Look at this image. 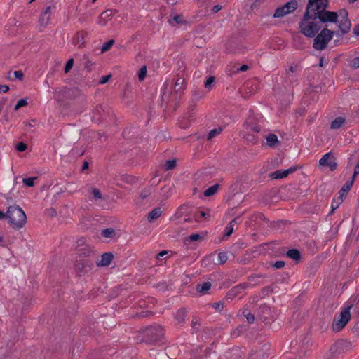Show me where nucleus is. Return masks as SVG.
Instances as JSON below:
<instances>
[{
    "mask_svg": "<svg viewBox=\"0 0 359 359\" xmlns=\"http://www.w3.org/2000/svg\"><path fill=\"white\" fill-rule=\"evenodd\" d=\"M329 0H308L305 12L299 22V30L307 38H312L320 31L323 24L338 22L342 33H348L351 27V22L346 9H340L338 12L327 10Z\"/></svg>",
    "mask_w": 359,
    "mask_h": 359,
    "instance_id": "1",
    "label": "nucleus"
},
{
    "mask_svg": "<svg viewBox=\"0 0 359 359\" xmlns=\"http://www.w3.org/2000/svg\"><path fill=\"white\" fill-rule=\"evenodd\" d=\"M6 218L10 224L18 229L22 228L27 222L24 211L18 205H10L6 213Z\"/></svg>",
    "mask_w": 359,
    "mask_h": 359,
    "instance_id": "2",
    "label": "nucleus"
},
{
    "mask_svg": "<svg viewBox=\"0 0 359 359\" xmlns=\"http://www.w3.org/2000/svg\"><path fill=\"white\" fill-rule=\"evenodd\" d=\"M324 25L325 26H323L316 36L313 37L314 38L313 47L317 50H325L334 35V31L327 28V23Z\"/></svg>",
    "mask_w": 359,
    "mask_h": 359,
    "instance_id": "3",
    "label": "nucleus"
},
{
    "mask_svg": "<svg viewBox=\"0 0 359 359\" xmlns=\"http://www.w3.org/2000/svg\"><path fill=\"white\" fill-rule=\"evenodd\" d=\"M142 341L147 344H152L161 341L164 337V330L160 325L148 326L142 332Z\"/></svg>",
    "mask_w": 359,
    "mask_h": 359,
    "instance_id": "4",
    "label": "nucleus"
},
{
    "mask_svg": "<svg viewBox=\"0 0 359 359\" xmlns=\"http://www.w3.org/2000/svg\"><path fill=\"white\" fill-rule=\"evenodd\" d=\"M94 265V260L92 258L76 259L74 264V271L79 276H82L88 273Z\"/></svg>",
    "mask_w": 359,
    "mask_h": 359,
    "instance_id": "5",
    "label": "nucleus"
},
{
    "mask_svg": "<svg viewBox=\"0 0 359 359\" xmlns=\"http://www.w3.org/2000/svg\"><path fill=\"white\" fill-rule=\"evenodd\" d=\"M353 305L351 304L344 309L339 316L334 319L332 323V329L335 332H339L348 323L351 319V313L350 309L352 308Z\"/></svg>",
    "mask_w": 359,
    "mask_h": 359,
    "instance_id": "6",
    "label": "nucleus"
},
{
    "mask_svg": "<svg viewBox=\"0 0 359 359\" xmlns=\"http://www.w3.org/2000/svg\"><path fill=\"white\" fill-rule=\"evenodd\" d=\"M298 7V3L297 0H291L287 2L283 6L278 7L276 9L273 17L274 18H281L287 14L294 12Z\"/></svg>",
    "mask_w": 359,
    "mask_h": 359,
    "instance_id": "7",
    "label": "nucleus"
},
{
    "mask_svg": "<svg viewBox=\"0 0 359 359\" xmlns=\"http://www.w3.org/2000/svg\"><path fill=\"white\" fill-rule=\"evenodd\" d=\"M353 348V343L348 340H338L330 348V353L332 355L346 352Z\"/></svg>",
    "mask_w": 359,
    "mask_h": 359,
    "instance_id": "8",
    "label": "nucleus"
},
{
    "mask_svg": "<svg viewBox=\"0 0 359 359\" xmlns=\"http://www.w3.org/2000/svg\"><path fill=\"white\" fill-rule=\"evenodd\" d=\"M184 79L178 76L177 79L175 81L174 93L171 92L172 96H175V107L176 110L180 104L181 97L183 94V90L184 89Z\"/></svg>",
    "mask_w": 359,
    "mask_h": 359,
    "instance_id": "9",
    "label": "nucleus"
},
{
    "mask_svg": "<svg viewBox=\"0 0 359 359\" xmlns=\"http://www.w3.org/2000/svg\"><path fill=\"white\" fill-rule=\"evenodd\" d=\"M109 113V109L107 107L99 106L93 111L92 120L93 122L100 123L106 118Z\"/></svg>",
    "mask_w": 359,
    "mask_h": 359,
    "instance_id": "10",
    "label": "nucleus"
},
{
    "mask_svg": "<svg viewBox=\"0 0 359 359\" xmlns=\"http://www.w3.org/2000/svg\"><path fill=\"white\" fill-rule=\"evenodd\" d=\"M319 165L321 166H327L331 171L337 169V163L335 161L334 156L332 152L325 154L319 161Z\"/></svg>",
    "mask_w": 359,
    "mask_h": 359,
    "instance_id": "11",
    "label": "nucleus"
},
{
    "mask_svg": "<svg viewBox=\"0 0 359 359\" xmlns=\"http://www.w3.org/2000/svg\"><path fill=\"white\" fill-rule=\"evenodd\" d=\"M249 286L248 283H242L229 290L226 294L227 300H232L235 297L245 290Z\"/></svg>",
    "mask_w": 359,
    "mask_h": 359,
    "instance_id": "12",
    "label": "nucleus"
},
{
    "mask_svg": "<svg viewBox=\"0 0 359 359\" xmlns=\"http://www.w3.org/2000/svg\"><path fill=\"white\" fill-rule=\"evenodd\" d=\"M77 257L76 259L79 258H91L95 255V250L93 247H90L89 245H86L83 248L77 249Z\"/></svg>",
    "mask_w": 359,
    "mask_h": 359,
    "instance_id": "13",
    "label": "nucleus"
},
{
    "mask_svg": "<svg viewBox=\"0 0 359 359\" xmlns=\"http://www.w3.org/2000/svg\"><path fill=\"white\" fill-rule=\"evenodd\" d=\"M88 32L82 30L78 31L73 37L72 42L74 45H78L79 48H82L85 46L84 39L88 35Z\"/></svg>",
    "mask_w": 359,
    "mask_h": 359,
    "instance_id": "14",
    "label": "nucleus"
},
{
    "mask_svg": "<svg viewBox=\"0 0 359 359\" xmlns=\"http://www.w3.org/2000/svg\"><path fill=\"white\" fill-rule=\"evenodd\" d=\"M168 86H169V82L167 80L164 83V84H163L164 92L161 95V102H162V104L165 103V104H167L170 102H175V96H172V95H171V92L172 91H169L168 93H167L165 91V90L167 89Z\"/></svg>",
    "mask_w": 359,
    "mask_h": 359,
    "instance_id": "15",
    "label": "nucleus"
},
{
    "mask_svg": "<svg viewBox=\"0 0 359 359\" xmlns=\"http://www.w3.org/2000/svg\"><path fill=\"white\" fill-rule=\"evenodd\" d=\"M114 258V255L111 252H104L101 256V259L97 262V266H109Z\"/></svg>",
    "mask_w": 359,
    "mask_h": 359,
    "instance_id": "16",
    "label": "nucleus"
},
{
    "mask_svg": "<svg viewBox=\"0 0 359 359\" xmlns=\"http://www.w3.org/2000/svg\"><path fill=\"white\" fill-rule=\"evenodd\" d=\"M191 355V359H218L215 351L211 352L210 348L206 349L205 353L199 357L195 355V352H192Z\"/></svg>",
    "mask_w": 359,
    "mask_h": 359,
    "instance_id": "17",
    "label": "nucleus"
},
{
    "mask_svg": "<svg viewBox=\"0 0 359 359\" xmlns=\"http://www.w3.org/2000/svg\"><path fill=\"white\" fill-rule=\"evenodd\" d=\"M187 315V311L184 308L180 309L176 314H175V319L177 321L178 324H183L185 322V317Z\"/></svg>",
    "mask_w": 359,
    "mask_h": 359,
    "instance_id": "18",
    "label": "nucleus"
},
{
    "mask_svg": "<svg viewBox=\"0 0 359 359\" xmlns=\"http://www.w3.org/2000/svg\"><path fill=\"white\" fill-rule=\"evenodd\" d=\"M267 145L270 147H276L280 144V141L278 139L277 135L275 134H269L266 137Z\"/></svg>",
    "mask_w": 359,
    "mask_h": 359,
    "instance_id": "19",
    "label": "nucleus"
},
{
    "mask_svg": "<svg viewBox=\"0 0 359 359\" xmlns=\"http://www.w3.org/2000/svg\"><path fill=\"white\" fill-rule=\"evenodd\" d=\"M286 255L296 261V262H298L301 259V252L299 250H298L297 249H290L287 252H286Z\"/></svg>",
    "mask_w": 359,
    "mask_h": 359,
    "instance_id": "20",
    "label": "nucleus"
},
{
    "mask_svg": "<svg viewBox=\"0 0 359 359\" xmlns=\"http://www.w3.org/2000/svg\"><path fill=\"white\" fill-rule=\"evenodd\" d=\"M162 214V211L160 207L156 208L153 209L147 216V219L149 222H151L154 219L158 218Z\"/></svg>",
    "mask_w": 359,
    "mask_h": 359,
    "instance_id": "21",
    "label": "nucleus"
},
{
    "mask_svg": "<svg viewBox=\"0 0 359 359\" xmlns=\"http://www.w3.org/2000/svg\"><path fill=\"white\" fill-rule=\"evenodd\" d=\"M352 185L350 184V183L346 182V183L343 185V187L339 191V196L338 199L340 200L341 201H343L344 198L347 195Z\"/></svg>",
    "mask_w": 359,
    "mask_h": 359,
    "instance_id": "22",
    "label": "nucleus"
},
{
    "mask_svg": "<svg viewBox=\"0 0 359 359\" xmlns=\"http://www.w3.org/2000/svg\"><path fill=\"white\" fill-rule=\"evenodd\" d=\"M345 122L346 119L344 118L339 116L332 121L330 128L332 129H339L343 126Z\"/></svg>",
    "mask_w": 359,
    "mask_h": 359,
    "instance_id": "23",
    "label": "nucleus"
},
{
    "mask_svg": "<svg viewBox=\"0 0 359 359\" xmlns=\"http://www.w3.org/2000/svg\"><path fill=\"white\" fill-rule=\"evenodd\" d=\"M240 216L236 217L226 227L224 236L226 237L230 236L233 231V225L238 223Z\"/></svg>",
    "mask_w": 359,
    "mask_h": 359,
    "instance_id": "24",
    "label": "nucleus"
},
{
    "mask_svg": "<svg viewBox=\"0 0 359 359\" xmlns=\"http://www.w3.org/2000/svg\"><path fill=\"white\" fill-rule=\"evenodd\" d=\"M269 176L273 180H279L287 177L285 170H278L271 172Z\"/></svg>",
    "mask_w": 359,
    "mask_h": 359,
    "instance_id": "25",
    "label": "nucleus"
},
{
    "mask_svg": "<svg viewBox=\"0 0 359 359\" xmlns=\"http://www.w3.org/2000/svg\"><path fill=\"white\" fill-rule=\"evenodd\" d=\"M212 284L210 282H205L198 284L196 287V291L199 293H205L211 288Z\"/></svg>",
    "mask_w": 359,
    "mask_h": 359,
    "instance_id": "26",
    "label": "nucleus"
},
{
    "mask_svg": "<svg viewBox=\"0 0 359 359\" xmlns=\"http://www.w3.org/2000/svg\"><path fill=\"white\" fill-rule=\"evenodd\" d=\"M101 235L104 238H112L116 235V231L113 228H107L102 231Z\"/></svg>",
    "mask_w": 359,
    "mask_h": 359,
    "instance_id": "27",
    "label": "nucleus"
},
{
    "mask_svg": "<svg viewBox=\"0 0 359 359\" xmlns=\"http://www.w3.org/2000/svg\"><path fill=\"white\" fill-rule=\"evenodd\" d=\"M219 184H217L210 187L204 191V196L206 197H209L214 195L217 192Z\"/></svg>",
    "mask_w": 359,
    "mask_h": 359,
    "instance_id": "28",
    "label": "nucleus"
},
{
    "mask_svg": "<svg viewBox=\"0 0 359 359\" xmlns=\"http://www.w3.org/2000/svg\"><path fill=\"white\" fill-rule=\"evenodd\" d=\"M117 13L116 10H112V9H107L104 11L100 15V20L104 19V18H108L110 19L113 15H114Z\"/></svg>",
    "mask_w": 359,
    "mask_h": 359,
    "instance_id": "29",
    "label": "nucleus"
},
{
    "mask_svg": "<svg viewBox=\"0 0 359 359\" xmlns=\"http://www.w3.org/2000/svg\"><path fill=\"white\" fill-rule=\"evenodd\" d=\"M177 165L175 159L168 160L165 162L163 169L165 171L173 170Z\"/></svg>",
    "mask_w": 359,
    "mask_h": 359,
    "instance_id": "30",
    "label": "nucleus"
},
{
    "mask_svg": "<svg viewBox=\"0 0 359 359\" xmlns=\"http://www.w3.org/2000/svg\"><path fill=\"white\" fill-rule=\"evenodd\" d=\"M83 60L84 61V68L88 72H91L92 67L94 65L93 62L89 59L87 55H84L83 56Z\"/></svg>",
    "mask_w": 359,
    "mask_h": 359,
    "instance_id": "31",
    "label": "nucleus"
},
{
    "mask_svg": "<svg viewBox=\"0 0 359 359\" xmlns=\"http://www.w3.org/2000/svg\"><path fill=\"white\" fill-rule=\"evenodd\" d=\"M114 43L115 41L114 39H110L105 42L101 48V53H104L110 50L113 45L114 44Z\"/></svg>",
    "mask_w": 359,
    "mask_h": 359,
    "instance_id": "32",
    "label": "nucleus"
},
{
    "mask_svg": "<svg viewBox=\"0 0 359 359\" xmlns=\"http://www.w3.org/2000/svg\"><path fill=\"white\" fill-rule=\"evenodd\" d=\"M245 128L252 132L259 133L260 131V127L257 125L252 126L248 121L245 122Z\"/></svg>",
    "mask_w": 359,
    "mask_h": 359,
    "instance_id": "33",
    "label": "nucleus"
},
{
    "mask_svg": "<svg viewBox=\"0 0 359 359\" xmlns=\"http://www.w3.org/2000/svg\"><path fill=\"white\" fill-rule=\"evenodd\" d=\"M222 130V129L220 127L211 130L208 135L207 140H210L212 138L219 135Z\"/></svg>",
    "mask_w": 359,
    "mask_h": 359,
    "instance_id": "34",
    "label": "nucleus"
},
{
    "mask_svg": "<svg viewBox=\"0 0 359 359\" xmlns=\"http://www.w3.org/2000/svg\"><path fill=\"white\" fill-rule=\"evenodd\" d=\"M203 239V237L198 233L191 234L187 238H185V241H201Z\"/></svg>",
    "mask_w": 359,
    "mask_h": 359,
    "instance_id": "35",
    "label": "nucleus"
},
{
    "mask_svg": "<svg viewBox=\"0 0 359 359\" xmlns=\"http://www.w3.org/2000/svg\"><path fill=\"white\" fill-rule=\"evenodd\" d=\"M37 179V177L24 178L22 182L25 185L32 187L34 185V180Z\"/></svg>",
    "mask_w": 359,
    "mask_h": 359,
    "instance_id": "36",
    "label": "nucleus"
},
{
    "mask_svg": "<svg viewBox=\"0 0 359 359\" xmlns=\"http://www.w3.org/2000/svg\"><path fill=\"white\" fill-rule=\"evenodd\" d=\"M189 205L188 204H183L179 207L178 213H180L181 215L184 214V215H187L189 214Z\"/></svg>",
    "mask_w": 359,
    "mask_h": 359,
    "instance_id": "37",
    "label": "nucleus"
},
{
    "mask_svg": "<svg viewBox=\"0 0 359 359\" xmlns=\"http://www.w3.org/2000/svg\"><path fill=\"white\" fill-rule=\"evenodd\" d=\"M147 75V67L146 66H143L140 68L138 72V79L140 81H143Z\"/></svg>",
    "mask_w": 359,
    "mask_h": 359,
    "instance_id": "38",
    "label": "nucleus"
},
{
    "mask_svg": "<svg viewBox=\"0 0 359 359\" xmlns=\"http://www.w3.org/2000/svg\"><path fill=\"white\" fill-rule=\"evenodd\" d=\"M74 59L73 58H70L67 60V62H66L65 64V68H64V72L65 73H68L71 69L72 68L73 65H74Z\"/></svg>",
    "mask_w": 359,
    "mask_h": 359,
    "instance_id": "39",
    "label": "nucleus"
},
{
    "mask_svg": "<svg viewBox=\"0 0 359 359\" xmlns=\"http://www.w3.org/2000/svg\"><path fill=\"white\" fill-rule=\"evenodd\" d=\"M28 104L27 101L25 99H20L15 106L14 110L17 111L19 108L25 107Z\"/></svg>",
    "mask_w": 359,
    "mask_h": 359,
    "instance_id": "40",
    "label": "nucleus"
},
{
    "mask_svg": "<svg viewBox=\"0 0 359 359\" xmlns=\"http://www.w3.org/2000/svg\"><path fill=\"white\" fill-rule=\"evenodd\" d=\"M90 191L93 195L95 199H102V194L100 193V190L97 188H92L90 189Z\"/></svg>",
    "mask_w": 359,
    "mask_h": 359,
    "instance_id": "41",
    "label": "nucleus"
},
{
    "mask_svg": "<svg viewBox=\"0 0 359 359\" xmlns=\"http://www.w3.org/2000/svg\"><path fill=\"white\" fill-rule=\"evenodd\" d=\"M151 193V188H145L144 189L140 194V197L144 200L145 198H147Z\"/></svg>",
    "mask_w": 359,
    "mask_h": 359,
    "instance_id": "42",
    "label": "nucleus"
},
{
    "mask_svg": "<svg viewBox=\"0 0 359 359\" xmlns=\"http://www.w3.org/2000/svg\"><path fill=\"white\" fill-rule=\"evenodd\" d=\"M45 214L48 217H53L57 215V211L53 208H50L46 210Z\"/></svg>",
    "mask_w": 359,
    "mask_h": 359,
    "instance_id": "43",
    "label": "nucleus"
},
{
    "mask_svg": "<svg viewBox=\"0 0 359 359\" xmlns=\"http://www.w3.org/2000/svg\"><path fill=\"white\" fill-rule=\"evenodd\" d=\"M215 79L214 76H209L204 83L205 88L207 89L210 88L212 83L215 82Z\"/></svg>",
    "mask_w": 359,
    "mask_h": 359,
    "instance_id": "44",
    "label": "nucleus"
},
{
    "mask_svg": "<svg viewBox=\"0 0 359 359\" xmlns=\"http://www.w3.org/2000/svg\"><path fill=\"white\" fill-rule=\"evenodd\" d=\"M27 144L22 142H18L16 144V147H15L16 150L18 151H20V152L25 151L27 149Z\"/></svg>",
    "mask_w": 359,
    "mask_h": 359,
    "instance_id": "45",
    "label": "nucleus"
},
{
    "mask_svg": "<svg viewBox=\"0 0 359 359\" xmlns=\"http://www.w3.org/2000/svg\"><path fill=\"white\" fill-rule=\"evenodd\" d=\"M218 258L219 259V262L221 264H224L227 261V255L225 252H219L218 255Z\"/></svg>",
    "mask_w": 359,
    "mask_h": 359,
    "instance_id": "46",
    "label": "nucleus"
},
{
    "mask_svg": "<svg viewBox=\"0 0 359 359\" xmlns=\"http://www.w3.org/2000/svg\"><path fill=\"white\" fill-rule=\"evenodd\" d=\"M243 315L246 318L249 323H252L255 321V316L252 313H248L245 314V311H243Z\"/></svg>",
    "mask_w": 359,
    "mask_h": 359,
    "instance_id": "47",
    "label": "nucleus"
},
{
    "mask_svg": "<svg viewBox=\"0 0 359 359\" xmlns=\"http://www.w3.org/2000/svg\"><path fill=\"white\" fill-rule=\"evenodd\" d=\"M191 327L195 331H198L200 327V323L196 318L192 319Z\"/></svg>",
    "mask_w": 359,
    "mask_h": 359,
    "instance_id": "48",
    "label": "nucleus"
},
{
    "mask_svg": "<svg viewBox=\"0 0 359 359\" xmlns=\"http://www.w3.org/2000/svg\"><path fill=\"white\" fill-rule=\"evenodd\" d=\"M173 20L179 25L186 23V21L184 20L183 16L182 15H177L174 16Z\"/></svg>",
    "mask_w": 359,
    "mask_h": 359,
    "instance_id": "49",
    "label": "nucleus"
},
{
    "mask_svg": "<svg viewBox=\"0 0 359 359\" xmlns=\"http://www.w3.org/2000/svg\"><path fill=\"white\" fill-rule=\"evenodd\" d=\"M212 306L217 311H220L223 307H224V304L222 302H215L214 304H212Z\"/></svg>",
    "mask_w": 359,
    "mask_h": 359,
    "instance_id": "50",
    "label": "nucleus"
},
{
    "mask_svg": "<svg viewBox=\"0 0 359 359\" xmlns=\"http://www.w3.org/2000/svg\"><path fill=\"white\" fill-rule=\"evenodd\" d=\"M350 65L351 67H353L354 69L359 68V57H356L353 58L351 61Z\"/></svg>",
    "mask_w": 359,
    "mask_h": 359,
    "instance_id": "51",
    "label": "nucleus"
},
{
    "mask_svg": "<svg viewBox=\"0 0 359 359\" xmlns=\"http://www.w3.org/2000/svg\"><path fill=\"white\" fill-rule=\"evenodd\" d=\"M272 266L276 269H282L285 266V262L282 260H278L274 262Z\"/></svg>",
    "mask_w": 359,
    "mask_h": 359,
    "instance_id": "52",
    "label": "nucleus"
},
{
    "mask_svg": "<svg viewBox=\"0 0 359 359\" xmlns=\"http://www.w3.org/2000/svg\"><path fill=\"white\" fill-rule=\"evenodd\" d=\"M111 78V74H108V75L102 76L101 78V79L99 81V84H104V83H107Z\"/></svg>",
    "mask_w": 359,
    "mask_h": 359,
    "instance_id": "53",
    "label": "nucleus"
},
{
    "mask_svg": "<svg viewBox=\"0 0 359 359\" xmlns=\"http://www.w3.org/2000/svg\"><path fill=\"white\" fill-rule=\"evenodd\" d=\"M15 77L19 81H22L24 78V74L21 70L14 72Z\"/></svg>",
    "mask_w": 359,
    "mask_h": 359,
    "instance_id": "54",
    "label": "nucleus"
},
{
    "mask_svg": "<svg viewBox=\"0 0 359 359\" xmlns=\"http://www.w3.org/2000/svg\"><path fill=\"white\" fill-rule=\"evenodd\" d=\"M49 20V16H48L46 18H45V15H42L39 18V23L41 25L46 26Z\"/></svg>",
    "mask_w": 359,
    "mask_h": 359,
    "instance_id": "55",
    "label": "nucleus"
},
{
    "mask_svg": "<svg viewBox=\"0 0 359 359\" xmlns=\"http://www.w3.org/2000/svg\"><path fill=\"white\" fill-rule=\"evenodd\" d=\"M298 169H299V167L295 165V166H292V167H290V168H288L287 170H285V173H286L287 176H288V175L294 172Z\"/></svg>",
    "mask_w": 359,
    "mask_h": 359,
    "instance_id": "56",
    "label": "nucleus"
},
{
    "mask_svg": "<svg viewBox=\"0 0 359 359\" xmlns=\"http://www.w3.org/2000/svg\"><path fill=\"white\" fill-rule=\"evenodd\" d=\"M273 289L272 285H268L262 288V292L263 294H267L269 292H273Z\"/></svg>",
    "mask_w": 359,
    "mask_h": 359,
    "instance_id": "57",
    "label": "nucleus"
},
{
    "mask_svg": "<svg viewBox=\"0 0 359 359\" xmlns=\"http://www.w3.org/2000/svg\"><path fill=\"white\" fill-rule=\"evenodd\" d=\"M198 216L205 217L206 213L204 211H199L195 213L194 219L197 221Z\"/></svg>",
    "mask_w": 359,
    "mask_h": 359,
    "instance_id": "58",
    "label": "nucleus"
},
{
    "mask_svg": "<svg viewBox=\"0 0 359 359\" xmlns=\"http://www.w3.org/2000/svg\"><path fill=\"white\" fill-rule=\"evenodd\" d=\"M358 174H355V172H353V175L351 176V177L350 178V180H348V181H346V182L348 183H350V184H351L353 186L355 180V178L357 177Z\"/></svg>",
    "mask_w": 359,
    "mask_h": 359,
    "instance_id": "59",
    "label": "nucleus"
},
{
    "mask_svg": "<svg viewBox=\"0 0 359 359\" xmlns=\"http://www.w3.org/2000/svg\"><path fill=\"white\" fill-rule=\"evenodd\" d=\"M248 69H249V66L248 65H243L236 70V72H245V71H247Z\"/></svg>",
    "mask_w": 359,
    "mask_h": 359,
    "instance_id": "60",
    "label": "nucleus"
},
{
    "mask_svg": "<svg viewBox=\"0 0 359 359\" xmlns=\"http://www.w3.org/2000/svg\"><path fill=\"white\" fill-rule=\"evenodd\" d=\"M9 90V86L7 85H0V92L6 93Z\"/></svg>",
    "mask_w": 359,
    "mask_h": 359,
    "instance_id": "61",
    "label": "nucleus"
},
{
    "mask_svg": "<svg viewBox=\"0 0 359 359\" xmlns=\"http://www.w3.org/2000/svg\"><path fill=\"white\" fill-rule=\"evenodd\" d=\"M221 9H222V6L216 5L212 7V11L213 13H216L219 12Z\"/></svg>",
    "mask_w": 359,
    "mask_h": 359,
    "instance_id": "62",
    "label": "nucleus"
},
{
    "mask_svg": "<svg viewBox=\"0 0 359 359\" xmlns=\"http://www.w3.org/2000/svg\"><path fill=\"white\" fill-rule=\"evenodd\" d=\"M353 33L355 36H359V24H357L356 25H355L353 30Z\"/></svg>",
    "mask_w": 359,
    "mask_h": 359,
    "instance_id": "63",
    "label": "nucleus"
},
{
    "mask_svg": "<svg viewBox=\"0 0 359 359\" xmlns=\"http://www.w3.org/2000/svg\"><path fill=\"white\" fill-rule=\"evenodd\" d=\"M89 168V163L88 161H84L81 168V171L84 172L85 170Z\"/></svg>",
    "mask_w": 359,
    "mask_h": 359,
    "instance_id": "64",
    "label": "nucleus"
}]
</instances>
